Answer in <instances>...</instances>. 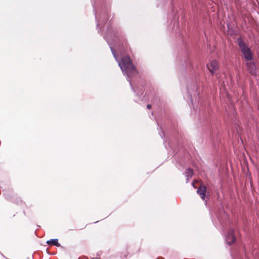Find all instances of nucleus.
<instances>
[{"instance_id":"obj_5","label":"nucleus","mask_w":259,"mask_h":259,"mask_svg":"<svg viewBox=\"0 0 259 259\" xmlns=\"http://www.w3.org/2000/svg\"><path fill=\"white\" fill-rule=\"evenodd\" d=\"M247 70L253 75H255L256 73V68L255 65L252 62H247L245 64Z\"/></svg>"},{"instance_id":"obj_2","label":"nucleus","mask_w":259,"mask_h":259,"mask_svg":"<svg viewBox=\"0 0 259 259\" xmlns=\"http://www.w3.org/2000/svg\"><path fill=\"white\" fill-rule=\"evenodd\" d=\"M238 44L242 52L246 61H250L252 59V53L248 46L241 38L238 39Z\"/></svg>"},{"instance_id":"obj_4","label":"nucleus","mask_w":259,"mask_h":259,"mask_svg":"<svg viewBox=\"0 0 259 259\" xmlns=\"http://www.w3.org/2000/svg\"><path fill=\"white\" fill-rule=\"evenodd\" d=\"M206 187L204 185L201 184L197 190V193L200 195L202 200H204L206 196Z\"/></svg>"},{"instance_id":"obj_6","label":"nucleus","mask_w":259,"mask_h":259,"mask_svg":"<svg viewBox=\"0 0 259 259\" xmlns=\"http://www.w3.org/2000/svg\"><path fill=\"white\" fill-rule=\"evenodd\" d=\"M236 240V238L232 232L228 233L227 236V241L229 244L234 243Z\"/></svg>"},{"instance_id":"obj_9","label":"nucleus","mask_w":259,"mask_h":259,"mask_svg":"<svg viewBox=\"0 0 259 259\" xmlns=\"http://www.w3.org/2000/svg\"><path fill=\"white\" fill-rule=\"evenodd\" d=\"M152 108V106L151 104H148L147 105V108L148 109H151Z\"/></svg>"},{"instance_id":"obj_10","label":"nucleus","mask_w":259,"mask_h":259,"mask_svg":"<svg viewBox=\"0 0 259 259\" xmlns=\"http://www.w3.org/2000/svg\"><path fill=\"white\" fill-rule=\"evenodd\" d=\"M193 186L195 188H196V187H195V186H194V183H193Z\"/></svg>"},{"instance_id":"obj_1","label":"nucleus","mask_w":259,"mask_h":259,"mask_svg":"<svg viewBox=\"0 0 259 259\" xmlns=\"http://www.w3.org/2000/svg\"><path fill=\"white\" fill-rule=\"evenodd\" d=\"M119 66L122 72L127 75L128 77L134 76L139 73L128 56L123 57L122 58L121 62L119 63Z\"/></svg>"},{"instance_id":"obj_8","label":"nucleus","mask_w":259,"mask_h":259,"mask_svg":"<svg viewBox=\"0 0 259 259\" xmlns=\"http://www.w3.org/2000/svg\"><path fill=\"white\" fill-rule=\"evenodd\" d=\"M187 174H188V176H191L193 174V170L191 168H189L188 169H187Z\"/></svg>"},{"instance_id":"obj_7","label":"nucleus","mask_w":259,"mask_h":259,"mask_svg":"<svg viewBox=\"0 0 259 259\" xmlns=\"http://www.w3.org/2000/svg\"><path fill=\"white\" fill-rule=\"evenodd\" d=\"M47 243L48 245H55L57 247H59L60 246V243H59V242H58V239H51L50 240H48L47 241Z\"/></svg>"},{"instance_id":"obj_3","label":"nucleus","mask_w":259,"mask_h":259,"mask_svg":"<svg viewBox=\"0 0 259 259\" xmlns=\"http://www.w3.org/2000/svg\"><path fill=\"white\" fill-rule=\"evenodd\" d=\"M208 69L213 74L214 71L219 68V62L216 60H212L207 65Z\"/></svg>"}]
</instances>
